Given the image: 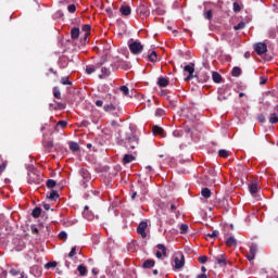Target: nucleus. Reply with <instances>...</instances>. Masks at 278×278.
Segmentation results:
<instances>
[{"instance_id": "obj_50", "label": "nucleus", "mask_w": 278, "mask_h": 278, "mask_svg": "<svg viewBox=\"0 0 278 278\" xmlns=\"http://www.w3.org/2000/svg\"><path fill=\"white\" fill-rule=\"evenodd\" d=\"M155 115L156 116H163L164 115V110H162V109L156 110Z\"/></svg>"}, {"instance_id": "obj_54", "label": "nucleus", "mask_w": 278, "mask_h": 278, "mask_svg": "<svg viewBox=\"0 0 278 278\" xmlns=\"http://www.w3.org/2000/svg\"><path fill=\"white\" fill-rule=\"evenodd\" d=\"M31 232L33 233H38V228H36V226H31Z\"/></svg>"}, {"instance_id": "obj_43", "label": "nucleus", "mask_w": 278, "mask_h": 278, "mask_svg": "<svg viewBox=\"0 0 278 278\" xmlns=\"http://www.w3.org/2000/svg\"><path fill=\"white\" fill-rule=\"evenodd\" d=\"M121 91L126 96L129 94V88H127V86H122Z\"/></svg>"}, {"instance_id": "obj_28", "label": "nucleus", "mask_w": 278, "mask_h": 278, "mask_svg": "<svg viewBox=\"0 0 278 278\" xmlns=\"http://www.w3.org/2000/svg\"><path fill=\"white\" fill-rule=\"evenodd\" d=\"M203 16H204V18H206V21H212V16H213L212 10L205 11L203 13Z\"/></svg>"}, {"instance_id": "obj_22", "label": "nucleus", "mask_w": 278, "mask_h": 278, "mask_svg": "<svg viewBox=\"0 0 278 278\" xmlns=\"http://www.w3.org/2000/svg\"><path fill=\"white\" fill-rule=\"evenodd\" d=\"M212 77H213V81H215V84H220V79H223V77L220 76V74L214 72L212 74Z\"/></svg>"}, {"instance_id": "obj_21", "label": "nucleus", "mask_w": 278, "mask_h": 278, "mask_svg": "<svg viewBox=\"0 0 278 278\" xmlns=\"http://www.w3.org/2000/svg\"><path fill=\"white\" fill-rule=\"evenodd\" d=\"M101 73H102V75H100L99 77H100V79H103L104 77L110 76V68L102 67Z\"/></svg>"}, {"instance_id": "obj_4", "label": "nucleus", "mask_w": 278, "mask_h": 278, "mask_svg": "<svg viewBox=\"0 0 278 278\" xmlns=\"http://www.w3.org/2000/svg\"><path fill=\"white\" fill-rule=\"evenodd\" d=\"M254 50L256 51L257 55H264L266 51H268V46L264 42H258L254 45Z\"/></svg>"}, {"instance_id": "obj_59", "label": "nucleus", "mask_w": 278, "mask_h": 278, "mask_svg": "<svg viewBox=\"0 0 278 278\" xmlns=\"http://www.w3.org/2000/svg\"><path fill=\"white\" fill-rule=\"evenodd\" d=\"M136 194H138L137 192H134L132 195H131V199L134 201V199H136Z\"/></svg>"}, {"instance_id": "obj_60", "label": "nucleus", "mask_w": 278, "mask_h": 278, "mask_svg": "<svg viewBox=\"0 0 278 278\" xmlns=\"http://www.w3.org/2000/svg\"><path fill=\"white\" fill-rule=\"evenodd\" d=\"M87 149H92V143H88Z\"/></svg>"}, {"instance_id": "obj_53", "label": "nucleus", "mask_w": 278, "mask_h": 278, "mask_svg": "<svg viewBox=\"0 0 278 278\" xmlns=\"http://www.w3.org/2000/svg\"><path fill=\"white\" fill-rule=\"evenodd\" d=\"M43 210H46L47 212H49V210H51V205H49V204H43Z\"/></svg>"}, {"instance_id": "obj_42", "label": "nucleus", "mask_w": 278, "mask_h": 278, "mask_svg": "<svg viewBox=\"0 0 278 278\" xmlns=\"http://www.w3.org/2000/svg\"><path fill=\"white\" fill-rule=\"evenodd\" d=\"M180 231H181V233H186V231H188V225L181 224L180 225Z\"/></svg>"}, {"instance_id": "obj_30", "label": "nucleus", "mask_w": 278, "mask_h": 278, "mask_svg": "<svg viewBox=\"0 0 278 278\" xmlns=\"http://www.w3.org/2000/svg\"><path fill=\"white\" fill-rule=\"evenodd\" d=\"M269 123H271V125H275V123H278V116L277 114H271L269 117Z\"/></svg>"}, {"instance_id": "obj_9", "label": "nucleus", "mask_w": 278, "mask_h": 278, "mask_svg": "<svg viewBox=\"0 0 278 278\" xmlns=\"http://www.w3.org/2000/svg\"><path fill=\"white\" fill-rule=\"evenodd\" d=\"M257 253V245L250 247V253L247 256L249 262H253L255 260V254Z\"/></svg>"}, {"instance_id": "obj_38", "label": "nucleus", "mask_w": 278, "mask_h": 278, "mask_svg": "<svg viewBox=\"0 0 278 278\" xmlns=\"http://www.w3.org/2000/svg\"><path fill=\"white\" fill-rule=\"evenodd\" d=\"M61 84H63V86H72L73 83L68 81V78L63 77L61 79Z\"/></svg>"}, {"instance_id": "obj_1", "label": "nucleus", "mask_w": 278, "mask_h": 278, "mask_svg": "<svg viewBox=\"0 0 278 278\" xmlns=\"http://www.w3.org/2000/svg\"><path fill=\"white\" fill-rule=\"evenodd\" d=\"M174 262L176 270H181V268H184V266L186 265V258L184 257V254H181V252L176 253Z\"/></svg>"}, {"instance_id": "obj_64", "label": "nucleus", "mask_w": 278, "mask_h": 278, "mask_svg": "<svg viewBox=\"0 0 278 278\" xmlns=\"http://www.w3.org/2000/svg\"><path fill=\"white\" fill-rule=\"evenodd\" d=\"M153 275H157V269H154V270H153Z\"/></svg>"}, {"instance_id": "obj_31", "label": "nucleus", "mask_w": 278, "mask_h": 278, "mask_svg": "<svg viewBox=\"0 0 278 278\" xmlns=\"http://www.w3.org/2000/svg\"><path fill=\"white\" fill-rule=\"evenodd\" d=\"M114 110H116V106H114V104H108L104 106L105 112H114Z\"/></svg>"}, {"instance_id": "obj_52", "label": "nucleus", "mask_w": 278, "mask_h": 278, "mask_svg": "<svg viewBox=\"0 0 278 278\" xmlns=\"http://www.w3.org/2000/svg\"><path fill=\"white\" fill-rule=\"evenodd\" d=\"M58 125H60V127H66V122L65 121H61L58 123Z\"/></svg>"}, {"instance_id": "obj_56", "label": "nucleus", "mask_w": 278, "mask_h": 278, "mask_svg": "<svg viewBox=\"0 0 278 278\" xmlns=\"http://www.w3.org/2000/svg\"><path fill=\"white\" fill-rule=\"evenodd\" d=\"M92 274H93V275H99V271H98L96 268H93V269H92Z\"/></svg>"}, {"instance_id": "obj_7", "label": "nucleus", "mask_w": 278, "mask_h": 278, "mask_svg": "<svg viewBox=\"0 0 278 278\" xmlns=\"http://www.w3.org/2000/svg\"><path fill=\"white\" fill-rule=\"evenodd\" d=\"M156 249H159L156 252V257L159 260H161V257H166V247L164 244H157Z\"/></svg>"}, {"instance_id": "obj_3", "label": "nucleus", "mask_w": 278, "mask_h": 278, "mask_svg": "<svg viewBox=\"0 0 278 278\" xmlns=\"http://www.w3.org/2000/svg\"><path fill=\"white\" fill-rule=\"evenodd\" d=\"M137 14L140 16V18H147L151 12L149 11V7L147 5H139L137 8Z\"/></svg>"}, {"instance_id": "obj_10", "label": "nucleus", "mask_w": 278, "mask_h": 278, "mask_svg": "<svg viewBox=\"0 0 278 278\" xmlns=\"http://www.w3.org/2000/svg\"><path fill=\"white\" fill-rule=\"evenodd\" d=\"M47 199H50V201H58V199H60V193H58L55 190H52L47 193Z\"/></svg>"}, {"instance_id": "obj_24", "label": "nucleus", "mask_w": 278, "mask_h": 278, "mask_svg": "<svg viewBox=\"0 0 278 278\" xmlns=\"http://www.w3.org/2000/svg\"><path fill=\"white\" fill-rule=\"evenodd\" d=\"M148 58H149L150 62H157V52L152 51Z\"/></svg>"}, {"instance_id": "obj_12", "label": "nucleus", "mask_w": 278, "mask_h": 278, "mask_svg": "<svg viewBox=\"0 0 278 278\" xmlns=\"http://www.w3.org/2000/svg\"><path fill=\"white\" fill-rule=\"evenodd\" d=\"M134 160H136V156H134L131 154H125V156L123 159V163L124 164H131V162H134Z\"/></svg>"}, {"instance_id": "obj_2", "label": "nucleus", "mask_w": 278, "mask_h": 278, "mask_svg": "<svg viewBox=\"0 0 278 278\" xmlns=\"http://www.w3.org/2000/svg\"><path fill=\"white\" fill-rule=\"evenodd\" d=\"M142 49H144L142 47V43L138 41H134L132 43H129V50L131 51V53H134V55H138L139 53H142Z\"/></svg>"}, {"instance_id": "obj_58", "label": "nucleus", "mask_w": 278, "mask_h": 278, "mask_svg": "<svg viewBox=\"0 0 278 278\" xmlns=\"http://www.w3.org/2000/svg\"><path fill=\"white\" fill-rule=\"evenodd\" d=\"M173 134L175 137H179V131H174Z\"/></svg>"}, {"instance_id": "obj_33", "label": "nucleus", "mask_w": 278, "mask_h": 278, "mask_svg": "<svg viewBox=\"0 0 278 278\" xmlns=\"http://www.w3.org/2000/svg\"><path fill=\"white\" fill-rule=\"evenodd\" d=\"M89 29H90V25L86 24V25L83 26V31L86 33V34H85V40H86V39L88 38V36H89V34H88Z\"/></svg>"}, {"instance_id": "obj_14", "label": "nucleus", "mask_w": 278, "mask_h": 278, "mask_svg": "<svg viewBox=\"0 0 278 278\" xmlns=\"http://www.w3.org/2000/svg\"><path fill=\"white\" fill-rule=\"evenodd\" d=\"M157 85L161 88H166V86H168V79L164 78V77H160L159 80H157Z\"/></svg>"}, {"instance_id": "obj_32", "label": "nucleus", "mask_w": 278, "mask_h": 278, "mask_svg": "<svg viewBox=\"0 0 278 278\" xmlns=\"http://www.w3.org/2000/svg\"><path fill=\"white\" fill-rule=\"evenodd\" d=\"M55 266H58V262H50L45 265V268L49 270V268H55Z\"/></svg>"}, {"instance_id": "obj_49", "label": "nucleus", "mask_w": 278, "mask_h": 278, "mask_svg": "<svg viewBox=\"0 0 278 278\" xmlns=\"http://www.w3.org/2000/svg\"><path fill=\"white\" fill-rule=\"evenodd\" d=\"M152 14H164V10L157 8L156 10H154V12H152Z\"/></svg>"}, {"instance_id": "obj_20", "label": "nucleus", "mask_w": 278, "mask_h": 278, "mask_svg": "<svg viewBox=\"0 0 278 278\" xmlns=\"http://www.w3.org/2000/svg\"><path fill=\"white\" fill-rule=\"evenodd\" d=\"M71 36L73 40H77V38H79V28H73L71 31Z\"/></svg>"}, {"instance_id": "obj_8", "label": "nucleus", "mask_w": 278, "mask_h": 278, "mask_svg": "<svg viewBox=\"0 0 278 278\" xmlns=\"http://www.w3.org/2000/svg\"><path fill=\"white\" fill-rule=\"evenodd\" d=\"M126 146H127L129 149H136V147H138V138H136V137H129V138L127 139Z\"/></svg>"}, {"instance_id": "obj_34", "label": "nucleus", "mask_w": 278, "mask_h": 278, "mask_svg": "<svg viewBox=\"0 0 278 278\" xmlns=\"http://www.w3.org/2000/svg\"><path fill=\"white\" fill-rule=\"evenodd\" d=\"M53 94H54L55 99H60L62 93L60 92V89L58 87H54Z\"/></svg>"}, {"instance_id": "obj_26", "label": "nucleus", "mask_w": 278, "mask_h": 278, "mask_svg": "<svg viewBox=\"0 0 278 278\" xmlns=\"http://www.w3.org/2000/svg\"><path fill=\"white\" fill-rule=\"evenodd\" d=\"M40 214H42V210L40 207L34 208V211H33L34 218H38L40 216Z\"/></svg>"}, {"instance_id": "obj_55", "label": "nucleus", "mask_w": 278, "mask_h": 278, "mask_svg": "<svg viewBox=\"0 0 278 278\" xmlns=\"http://www.w3.org/2000/svg\"><path fill=\"white\" fill-rule=\"evenodd\" d=\"M197 278H207V275H205V274H200V275L197 276Z\"/></svg>"}, {"instance_id": "obj_15", "label": "nucleus", "mask_w": 278, "mask_h": 278, "mask_svg": "<svg viewBox=\"0 0 278 278\" xmlns=\"http://www.w3.org/2000/svg\"><path fill=\"white\" fill-rule=\"evenodd\" d=\"M201 195L204 198V199H210L212 197V191L207 188H203L201 190Z\"/></svg>"}, {"instance_id": "obj_19", "label": "nucleus", "mask_w": 278, "mask_h": 278, "mask_svg": "<svg viewBox=\"0 0 278 278\" xmlns=\"http://www.w3.org/2000/svg\"><path fill=\"white\" fill-rule=\"evenodd\" d=\"M226 244H227V247H236V244H238V242L236 241V238L230 237L226 240Z\"/></svg>"}, {"instance_id": "obj_57", "label": "nucleus", "mask_w": 278, "mask_h": 278, "mask_svg": "<svg viewBox=\"0 0 278 278\" xmlns=\"http://www.w3.org/2000/svg\"><path fill=\"white\" fill-rule=\"evenodd\" d=\"M201 270H202V273H207V268H205V266H203V267L201 268Z\"/></svg>"}, {"instance_id": "obj_16", "label": "nucleus", "mask_w": 278, "mask_h": 278, "mask_svg": "<svg viewBox=\"0 0 278 278\" xmlns=\"http://www.w3.org/2000/svg\"><path fill=\"white\" fill-rule=\"evenodd\" d=\"M215 260L219 266H227V261L224 255H219Z\"/></svg>"}, {"instance_id": "obj_11", "label": "nucleus", "mask_w": 278, "mask_h": 278, "mask_svg": "<svg viewBox=\"0 0 278 278\" xmlns=\"http://www.w3.org/2000/svg\"><path fill=\"white\" fill-rule=\"evenodd\" d=\"M119 12L123 14V16H129V14H131V7H129V5H122L119 8Z\"/></svg>"}, {"instance_id": "obj_29", "label": "nucleus", "mask_w": 278, "mask_h": 278, "mask_svg": "<svg viewBox=\"0 0 278 278\" xmlns=\"http://www.w3.org/2000/svg\"><path fill=\"white\" fill-rule=\"evenodd\" d=\"M71 151H79V144L77 142L70 143Z\"/></svg>"}, {"instance_id": "obj_44", "label": "nucleus", "mask_w": 278, "mask_h": 278, "mask_svg": "<svg viewBox=\"0 0 278 278\" xmlns=\"http://www.w3.org/2000/svg\"><path fill=\"white\" fill-rule=\"evenodd\" d=\"M7 167H8V162H3V163L0 165V175H1V173H3V170H5Z\"/></svg>"}, {"instance_id": "obj_23", "label": "nucleus", "mask_w": 278, "mask_h": 278, "mask_svg": "<svg viewBox=\"0 0 278 278\" xmlns=\"http://www.w3.org/2000/svg\"><path fill=\"white\" fill-rule=\"evenodd\" d=\"M153 134L155 136H162L164 134V129H162V127H159V126H154L153 127Z\"/></svg>"}, {"instance_id": "obj_35", "label": "nucleus", "mask_w": 278, "mask_h": 278, "mask_svg": "<svg viewBox=\"0 0 278 278\" xmlns=\"http://www.w3.org/2000/svg\"><path fill=\"white\" fill-rule=\"evenodd\" d=\"M218 155L220 157H229V153L227 152V150H219Z\"/></svg>"}, {"instance_id": "obj_48", "label": "nucleus", "mask_w": 278, "mask_h": 278, "mask_svg": "<svg viewBox=\"0 0 278 278\" xmlns=\"http://www.w3.org/2000/svg\"><path fill=\"white\" fill-rule=\"evenodd\" d=\"M241 8H240V4H238V2H235L233 3V11L235 12H240Z\"/></svg>"}, {"instance_id": "obj_13", "label": "nucleus", "mask_w": 278, "mask_h": 278, "mask_svg": "<svg viewBox=\"0 0 278 278\" xmlns=\"http://www.w3.org/2000/svg\"><path fill=\"white\" fill-rule=\"evenodd\" d=\"M77 270H78L80 277H86V275L88 274V269L84 265H79L77 267Z\"/></svg>"}, {"instance_id": "obj_47", "label": "nucleus", "mask_w": 278, "mask_h": 278, "mask_svg": "<svg viewBox=\"0 0 278 278\" xmlns=\"http://www.w3.org/2000/svg\"><path fill=\"white\" fill-rule=\"evenodd\" d=\"M199 262L200 264H205L207 262V256H200Z\"/></svg>"}, {"instance_id": "obj_18", "label": "nucleus", "mask_w": 278, "mask_h": 278, "mask_svg": "<svg viewBox=\"0 0 278 278\" xmlns=\"http://www.w3.org/2000/svg\"><path fill=\"white\" fill-rule=\"evenodd\" d=\"M153 266H155V261L153 260H147L143 263V268H153Z\"/></svg>"}, {"instance_id": "obj_45", "label": "nucleus", "mask_w": 278, "mask_h": 278, "mask_svg": "<svg viewBox=\"0 0 278 278\" xmlns=\"http://www.w3.org/2000/svg\"><path fill=\"white\" fill-rule=\"evenodd\" d=\"M67 236H68V235H66V232H64V231H62V232L59 233L60 240H66Z\"/></svg>"}, {"instance_id": "obj_51", "label": "nucleus", "mask_w": 278, "mask_h": 278, "mask_svg": "<svg viewBox=\"0 0 278 278\" xmlns=\"http://www.w3.org/2000/svg\"><path fill=\"white\" fill-rule=\"evenodd\" d=\"M96 105L97 108H103V100H97Z\"/></svg>"}, {"instance_id": "obj_41", "label": "nucleus", "mask_w": 278, "mask_h": 278, "mask_svg": "<svg viewBox=\"0 0 278 278\" xmlns=\"http://www.w3.org/2000/svg\"><path fill=\"white\" fill-rule=\"evenodd\" d=\"M10 273H11V275H13V277H16L17 275H21V274H22L21 270H17V269H15V268H11V269H10Z\"/></svg>"}, {"instance_id": "obj_39", "label": "nucleus", "mask_w": 278, "mask_h": 278, "mask_svg": "<svg viewBox=\"0 0 278 278\" xmlns=\"http://www.w3.org/2000/svg\"><path fill=\"white\" fill-rule=\"evenodd\" d=\"M67 10H68V12H71V14H73V13L76 12L77 7H75V4H70V5L67 7Z\"/></svg>"}, {"instance_id": "obj_25", "label": "nucleus", "mask_w": 278, "mask_h": 278, "mask_svg": "<svg viewBox=\"0 0 278 278\" xmlns=\"http://www.w3.org/2000/svg\"><path fill=\"white\" fill-rule=\"evenodd\" d=\"M249 190H250L251 194H256L258 187L256 184H252V185H250Z\"/></svg>"}, {"instance_id": "obj_46", "label": "nucleus", "mask_w": 278, "mask_h": 278, "mask_svg": "<svg viewBox=\"0 0 278 278\" xmlns=\"http://www.w3.org/2000/svg\"><path fill=\"white\" fill-rule=\"evenodd\" d=\"M77 251V248H72L71 252L68 253V257H75V253Z\"/></svg>"}, {"instance_id": "obj_17", "label": "nucleus", "mask_w": 278, "mask_h": 278, "mask_svg": "<svg viewBox=\"0 0 278 278\" xmlns=\"http://www.w3.org/2000/svg\"><path fill=\"white\" fill-rule=\"evenodd\" d=\"M206 240H216V238H218V230H214L211 233H206L205 235Z\"/></svg>"}, {"instance_id": "obj_63", "label": "nucleus", "mask_w": 278, "mask_h": 278, "mask_svg": "<svg viewBox=\"0 0 278 278\" xmlns=\"http://www.w3.org/2000/svg\"><path fill=\"white\" fill-rule=\"evenodd\" d=\"M176 207H175V205L174 204H172L170 205V210H175Z\"/></svg>"}, {"instance_id": "obj_27", "label": "nucleus", "mask_w": 278, "mask_h": 278, "mask_svg": "<svg viewBox=\"0 0 278 278\" xmlns=\"http://www.w3.org/2000/svg\"><path fill=\"white\" fill-rule=\"evenodd\" d=\"M241 73H242V70H240V67H233L232 77H240Z\"/></svg>"}, {"instance_id": "obj_37", "label": "nucleus", "mask_w": 278, "mask_h": 278, "mask_svg": "<svg viewBox=\"0 0 278 278\" xmlns=\"http://www.w3.org/2000/svg\"><path fill=\"white\" fill-rule=\"evenodd\" d=\"M244 27H245L244 22H240L238 25L233 27V29L238 31V29H244Z\"/></svg>"}, {"instance_id": "obj_36", "label": "nucleus", "mask_w": 278, "mask_h": 278, "mask_svg": "<svg viewBox=\"0 0 278 278\" xmlns=\"http://www.w3.org/2000/svg\"><path fill=\"white\" fill-rule=\"evenodd\" d=\"M94 71H97V70L94 68V66H87V67H86V73H87V75H92V73H94Z\"/></svg>"}, {"instance_id": "obj_61", "label": "nucleus", "mask_w": 278, "mask_h": 278, "mask_svg": "<svg viewBox=\"0 0 278 278\" xmlns=\"http://www.w3.org/2000/svg\"><path fill=\"white\" fill-rule=\"evenodd\" d=\"M261 86H264V84H266V79H263V81L260 83Z\"/></svg>"}, {"instance_id": "obj_40", "label": "nucleus", "mask_w": 278, "mask_h": 278, "mask_svg": "<svg viewBox=\"0 0 278 278\" xmlns=\"http://www.w3.org/2000/svg\"><path fill=\"white\" fill-rule=\"evenodd\" d=\"M55 180H53V179H50V180H48L47 181V186H48V188H55Z\"/></svg>"}, {"instance_id": "obj_6", "label": "nucleus", "mask_w": 278, "mask_h": 278, "mask_svg": "<svg viewBox=\"0 0 278 278\" xmlns=\"http://www.w3.org/2000/svg\"><path fill=\"white\" fill-rule=\"evenodd\" d=\"M147 227H149L147 222H141L137 228L139 236H141L142 238H147Z\"/></svg>"}, {"instance_id": "obj_62", "label": "nucleus", "mask_w": 278, "mask_h": 278, "mask_svg": "<svg viewBox=\"0 0 278 278\" xmlns=\"http://www.w3.org/2000/svg\"><path fill=\"white\" fill-rule=\"evenodd\" d=\"M239 97H240V98L244 97V93H243V92H240V93H239Z\"/></svg>"}, {"instance_id": "obj_5", "label": "nucleus", "mask_w": 278, "mask_h": 278, "mask_svg": "<svg viewBox=\"0 0 278 278\" xmlns=\"http://www.w3.org/2000/svg\"><path fill=\"white\" fill-rule=\"evenodd\" d=\"M184 71H186V73H189L187 78H185L186 81H190V79H194V65L193 64H189V65L185 66Z\"/></svg>"}]
</instances>
